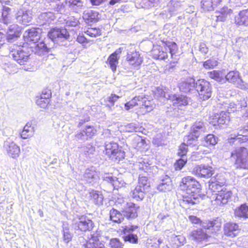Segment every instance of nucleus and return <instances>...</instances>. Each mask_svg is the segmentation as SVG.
<instances>
[{"mask_svg": "<svg viewBox=\"0 0 248 248\" xmlns=\"http://www.w3.org/2000/svg\"><path fill=\"white\" fill-rule=\"evenodd\" d=\"M228 139L223 145L224 150L232 145L246 143L245 146L235 148L231 152V157L235 160L234 165L237 168L248 169V125L240 127L237 129V134H234Z\"/></svg>", "mask_w": 248, "mask_h": 248, "instance_id": "1", "label": "nucleus"}, {"mask_svg": "<svg viewBox=\"0 0 248 248\" xmlns=\"http://www.w3.org/2000/svg\"><path fill=\"white\" fill-rule=\"evenodd\" d=\"M179 186L182 190L186 191L180 202L182 206L189 207L191 205L199 203L206 197L202 193L201 184L190 176L183 178Z\"/></svg>", "mask_w": 248, "mask_h": 248, "instance_id": "2", "label": "nucleus"}, {"mask_svg": "<svg viewBox=\"0 0 248 248\" xmlns=\"http://www.w3.org/2000/svg\"><path fill=\"white\" fill-rule=\"evenodd\" d=\"M42 30L39 28H32L26 31L23 34L24 45H28L29 48L38 56L46 54L55 55L53 48L48 47L43 41H40Z\"/></svg>", "mask_w": 248, "mask_h": 248, "instance_id": "3", "label": "nucleus"}, {"mask_svg": "<svg viewBox=\"0 0 248 248\" xmlns=\"http://www.w3.org/2000/svg\"><path fill=\"white\" fill-rule=\"evenodd\" d=\"M47 36L54 43L67 47L69 45L70 35L65 28L55 27L48 31Z\"/></svg>", "mask_w": 248, "mask_h": 248, "instance_id": "4", "label": "nucleus"}, {"mask_svg": "<svg viewBox=\"0 0 248 248\" xmlns=\"http://www.w3.org/2000/svg\"><path fill=\"white\" fill-rule=\"evenodd\" d=\"M33 52L28 45L23 44L22 46H16V48L10 51V56L20 65L25 64L30 59L31 53Z\"/></svg>", "mask_w": 248, "mask_h": 248, "instance_id": "5", "label": "nucleus"}, {"mask_svg": "<svg viewBox=\"0 0 248 248\" xmlns=\"http://www.w3.org/2000/svg\"><path fill=\"white\" fill-rule=\"evenodd\" d=\"M95 227L94 222L86 215L78 216L72 223L75 233L91 232Z\"/></svg>", "mask_w": 248, "mask_h": 248, "instance_id": "6", "label": "nucleus"}, {"mask_svg": "<svg viewBox=\"0 0 248 248\" xmlns=\"http://www.w3.org/2000/svg\"><path fill=\"white\" fill-rule=\"evenodd\" d=\"M150 184L148 178L142 174L139 177V185L132 191L131 196L137 201H141L145 197V193L149 191Z\"/></svg>", "mask_w": 248, "mask_h": 248, "instance_id": "7", "label": "nucleus"}, {"mask_svg": "<svg viewBox=\"0 0 248 248\" xmlns=\"http://www.w3.org/2000/svg\"><path fill=\"white\" fill-rule=\"evenodd\" d=\"M188 218L192 223L200 224L202 227L209 231L211 230L212 233L218 231L222 224L221 219L219 217L213 220H208L205 222H202L199 218L195 216H189Z\"/></svg>", "mask_w": 248, "mask_h": 248, "instance_id": "8", "label": "nucleus"}, {"mask_svg": "<svg viewBox=\"0 0 248 248\" xmlns=\"http://www.w3.org/2000/svg\"><path fill=\"white\" fill-rule=\"evenodd\" d=\"M105 152L106 155L119 161L124 158L125 152L122 150V147H119L114 141L105 143Z\"/></svg>", "mask_w": 248, "mask_h": 248, "instance_id": "9", "label": "nucleus"}, {"mask_svg": "<svg viewBox=\"0 0 248 248\" xmlns=\"http://www.w3.org/2000/svg\"><path fill=\"white\" fill-rule=\"evenodd\" d=\"M196 91L199 94V97L202 100H206L211 97L212 87L209 82L204 79L196 81Z\"/></svg>", "mask_w": 248, "mask_h": 248, "instance_id": "10", "label": "nucleus"}, {"mask_svg": "<svg viewBox=\"0 0 248 248\" xmlns=\"http://www.w3.org/2000/svg\"><path fill=\"white\" fill-rule=\"evenodd\" d=\"M1 30H4L6 35V39L12 43L16 40L21 34V27L16 24H9L7 26L0 25Z\"/></svg>", "mask_w": 248, "mask_h": 248, "instance_id": "11", "label": "nucleus"}, {"mask_svg": "<svg viewBox=\"0 0 248 248\" xmlns=\"http://www.w3.org/2000/svg\"><path fill=\"white\" fill-rule=\"evenodd\" d=\"M95 132L96 130L93 126L86 125L85 128L76 133L74 136V140L80 142H85L91 139Z\"/></svg>", "mask_w": 248, "mask_h": 248, "instance_id": "12", "label": "nucleus"}, {"mask_svg": "<svg viewBox=\"0 0 248 248\" xmlns=\"http://www.w3.org/2000/svg\"><path fill=\"white\" fill-rule=\"evenodd\" d=\"M3 149L6 151L8 155L13 158L18 157L20 153L19 147L9 138L4 141Z\"/></svg>", "mask_w": 248, "mask_h": 248, "instance_id": "13", "label": "nucleus"}, {"mask_svg": "<svg viewBox=\"0 0 248 248\" xmlns=\"http://www.w3.org/2000/svg\"><path fill=\"white\" fill-rule=\"evenodd\" d=\"M139 208V206L133 202H127L123 208L122 212L124 217L128 219H133L137 217V210Z\"/></svg>", "mask_w": 248, "mask_h": 248, "instance_id": "14", "label": "nucleus"}, {"mask_svg": "<svg viewBox=\"0 0 248 248\" xmlns=\"http://www.w3.org/2000/svg\"><path fill=\"white\" fill-rule=\"evenodd\" d=\"M240 229L238 224L233 222H228L224 224L223 232L225 235L233 238L238 235Z\"/></svg>", "mask_w": 248, "mask_h": 248, "instance_id": "15", "label": "nucleus"}, {"mask_svg": "<svg viewBox=\"0 0 248 248\" xmlns=\"http://www.w3.org/2000/svg\"><path fill=\"white\" fill-rule=\"evenodd\" d=\"M102 232L97 229L91 234V238L84 244L85 248H96L101 245H103L101 242Z\"/></svg>", "mask_w": 248, "mask_h": 248, "instance_id": "16", "label": "nucleus"}, {"mask_svg": "<svg viewBox=\"0 0 248 248\" xmlns=\"http://www.w3.org/2000/svg\"><path fill=\"white\" fill-rule=\"evenodd\" d=\"M126 60L130 65L134 67L139 68V66L142 63L143 60L139 52L135 51L128 52Z\"/></svg>", "mask_w": 248, "mask_h": 248, "instance_id": "17", "label": "nucleus"}, {"mask_svg": "<svg viewBox=\"0 0 248 248\" xmlns=\"http://www.w3.org/2000/svg\"><path fill=\"white\" fill-rule=\"evenodd\" d=\"M160 182L157 186V189L160 192L170 191L172 188L171 178L167 175L162 176L159 178Z\"/></svg>", "mask_w": 248, "mask_h": 248, "instance_id": "18", "label": "nucleus"}, {"mask_svg": "<svg viewBox=\"0 0 248 248\" xmlns=\"http://www.w3.org/2000/svg\"><path fill=\"white\" fill-rule=\"evenodd\" d=\"M99 179L97 172L91 169H86L83 176V180L91 186L97 184Z\"/></svg>", "mask_w": 248, "mask_h": 248, "instance_id": "19", "label": "nucleus"}, {"mask_svg": "<svg viewBox=\"0 0 248 248\" xmlns=\"http://www.w3.org/2000/svg\"><path fill=\"white\" fill-rule=\"evenodd\" d=\"M49 4L50 9L58 14L65 15L68 13L70 11L66 0L56 3L52 2Z\"/></svg>", "mask_w": 248, "mask_h": 248, "instance_id": "20", "label": "nucleus"}, {"mask_svg": "<svg viewBox=\"0 0 248 248\" xmlns=\"http://www.w3.org/2000/svg\"><path fill=\"white\" fill-rule=\"evenodd\" d=\"M102 186L104 190L107 192H110L114 190V176L111 174L108 173L102 176Z\"/></svg>", "mask_w": 248, "mask_h": 248, "instance_id": "21", "label": "nucleus"}, {"mask_svg": "<svg viewBox=\"0 0 248 248\" xmlns=\"http://www.w3.org/2000/svg\"><path fill=\"white\" fill-rule=\"evenodd\" d=\"M196 81L193 78H187L185 81L179 84V89L185 93L192 92L196 91Z\"/></svg>", "mask_w": 248, "mask_h": 248, "instance_id": "22", "label": "nucleus"}, {"mask_svg": "<svg viewBox=\"0 0 248 248\" xmlns=\"http://www.w3.org/2000/svg\"><path fill=\"white\" fill-rule=\"evenodd\" d=\"M214 169L208 165H201L199 166L196 169V174L201 177L206 178H211L214 174Z\"/></svg>", "mask_w": 248, "mask_h": 248, "instance_id": "23", "label": "nucleus"}, {"mask_svg": "<svg viewBox=\"0 0 248 248\" xmlns=\"http://www.w3.org/2000/svg\"><path fill=\"white\" fill-rule=\"evenodd\" d=\"M16 19L19 23L26 25L32 19L31 13L30 11L20 9L16 13Z\"/></svg>", "mask_w": 248, "mask_h": 248, "instance_id": "24", "label": "nucleus"}, {"mask_svg": "<svg viewBox=\"0 0 248 248\" xmlns=\"http://www.w3.org/2000/svg\"><path fill=\"white\" fill-rule=\"evenodd\" d=\"M12 10L9 7L2 5L1 16L0 18V22L2 26H7L12 23L13 19L11 15Z\"/></svg>", "mask_w": 248, "mask_h": 248, "instance_id": "25", "label": "nucleus"}, {"mask_svg": "<svg viewBox=\"0 0 248 248\" xmlns=\"http://www.w3.org/2000/svg\"><path fill=\"white\" fill-rule=\"evenodd\" d=\"M232 193L226 189H221L219 193H216V201L218 204H226L231 198Z\"/></svg>", "mask_w": 248, "mask_h": 248, "instance_id": "26", "label": "nucleus"}, {"mask_svg": "<svg viewBox=\"0 0 248 248\" xmlns=\"http://www.w3.org/2000/svg\"><path fill=\"white\" fill-rule=\"evenodd\" d=\"M51 96V92L50 90L43 91L40 97L36 101V104L42 108H46L49 103V98Z\"/></svg>", "mask_w": 248, "mask_h": 248, "instance_id": "27", "label": "nucleus"}, {"mask_svg": "<svg viewBox=\"0 0 248 248\" xmlns=\"http://www.w3.org/2000/svg\"><path fill=\"white\" fill-rule=\"evenodd\" d=\"M217 15H216V21L217 22H224L226 21L232 14V10L224 6L220 9L219 11L216 12Z\"/></svg>", "mask_w": 248, "mask_h": 248, "instance_id": "28", "label": "nucleus"}, {"mask_svg": "<svg viewBox=\"0 0 248 248\" xmlns=\"http://www.w3.org/2000/svg\"><path fill=\"white\" fill-rule=\"evenodd\" d=\"M199 136L189 132V134L185 137L184 141L186 145H188L189 147L193 148L194 150H198V146L199 143Z\"/></svg>", "mask_w": 248, "mask_h": 248, "instance_id": "29", "label": "nucleus"}, {"mask_svg": "<svg viewBox=\"0 0 248 248\" xmlns=\"http://www.w3.org/2000/svg\"><path fill=\"white\" fill-rule=\"evenodd\" d=\"M83 18L88 24L96 23L99 19V13L95 11L88 10L84 12Z\"/></svg>", "mask_w": 248, "mask_h": 248, "instance_id": "30", "label": "nucleus"}, {"mask_svg": "<svg viewBox=\"0 0 248 248\" xmlns=\"http://www.w3.org/2000/svg\"><path fill=\"white\" fill-rule=\"evenodd\" d=\"M234 216L243 220L248 218V205L244 203L237 207L234 210Z\"/></svg>", "mask_w": 248, "mask_h": 248, "instance_id": "31", "label": "nucleus"}, {"mask_svg": "<svg viewBox=\"0 0 248 248\" xmlns=\"http://www.w3.org/2000/svg\"><path fill=\"white\" fill-rule=\"evenodd\" d=\"M206 131V124L203 122L196 121L190 128V132L199 136Z\"/></svg>", "mask_w": 248, "mask_h": 248, "instance_id": "32", "label": "nucleus"}, {"mask_svg": "<svg viewBox=\"0 0 248 248\" xmlns=\"http://www.w3.org/2000/svg\"><path fill=\"white\" fill-rule=\"evenodd\" d=\"M235 23L238 25L248 26V9L240 11L235 17Z\"/></svg>", "mask_w": 248, "mask_h": 248, "instance_id": "33", "label": "nucleus"}, {"mask_svg": "<svg viewBox=\"0 0 248 248\" xmlns=\"http://www.w3.org/2000/svg\"><path fill=\"white\" fill-rule=\"evenodd\" d=\"M222 0H202V8L205 11L213 10Z\"/></svg>", "mask_w": 248, "mask_h": 248, "instance_id": "34", "label": "nucleus"}, {"mask_svg": "<svg viewBox=\"0 0 248 248\" xmlns=\"http://www.w3.org/2000/svg\"><path fill=\"white\" fill-rule=\"evenodd\" d=\"M70 10L78 12L84 8L83 0H66Z\"/></svg>", "mask_w": 248, "mask_h": 248, "instance_id": "35", "label": "nucleus"}, {"mask_svg": "<svg viewBox=\"0 0 248 248\" xmlns=\"http://www.w3.org/2000/svg\"><path fill=\"white\" fill-rule=\"evenodd\" d=\"M121 53L119 50H116L114 52L112 53L108 58V62L110 69L113 71L116 70L118 60L120 57L118 55Z\"/></svg>", "mask_w": 248, "mask_h": 248, "instance_id": "36", "label": "nucleus"}, {"mask_svg": "<svg viewBox=\"0 0 248 248\" xmlns=\"http://www.w3.org/2000/svg\"><path fill=\"white\" fill-rule=\"evenodd\" d=\"M190 237L197 241H202L206 239L208 235L202 229H199L192 231L190 234Z\"/></svg>", "mask_w": 248, "mask_h": 248, "instance_id": "37", "label": "nucleus"}, {"mask_svg": "<svg viewBox=\"0 0 248 248\" xmlns=\"http://www.w3.org/2000/svg\"><path fill=\"white\" fill-rule=\"evenodd\" d=\"M229 113L222 111L219 114H217L213 118V123H217L218 125L226 124L229 121Z\"/></svg>", "mask_w": 248, "mask_h": 248, "instance_id": "38", "label": "nucleus"}, {"mask_svg": "<svg viewBox=\"0 0 248 248\" xmlns=\"http://www.w3.org/2000/svg\"><path fill=\"white\" fill-rule=\"evenodd\" d=\"M109 218L113 222L120 223L124 220V216L123 213L112 208L109 211Z\"/></svg>", "mask_w": 248, "mask_h": 248, "instance_id": "39", "label": "nucleus"}, {"mask_svg": "<svg viewBox=\"0 0 248 248\" xmlns=\"http://www.w3.org/2000/svg\"><path fill=\"white\" fill-rule=\"evenodd\" d=\"M89 195L95 204L97 205L103 204L104 197L101 192L92 190L90 192Z\"/></svg>", "mask_w": 248, "mask_h": 248, "instance_id": "40", "label": "nucleus"}, {"mask_svg": "<svg viewBox=\"0 0 248 248\" xmlns=\"http://www.w3.org/2000/svg\"><path fill=\"white\" fill-rule=\"evenodd\" d=\"M172 100L173 103L178 106H186L187 105L190 101V98H188L184 95L175 94L172 96Z\"/></svg>", "mask_w": 248, "mask_h": 248, "instance_id": "41", "label": "nucleus"}, {"mask_svg": "<svg viewBox=\"0 0 248 248\" xmlns=\"http://www.w3.org/2000/svg\"><path fill=\"white\" fill-rule=\"evenodd\" d=\"M63 241L68 243L73 237V234L70 232L69 224L67 222H64L62 226Z\"/></svg>", "mask_w": 248, "mask_h": 248, "instance_id": "42", "label": "nucleus"}, {"mask_svg": "<svg viewBox=\"0 0 248 248\" xmlns=\"http://www.w3.org/2000/svg\"><path fill=\"white\" fill-rule=\"evenodd\" d=\"M38 17L42 21V24L49 23L54 19V16L52 13H43L39 16Z\"/></svg>", "mask_w": 248, "mask_h": 248, "instance_id": "43", "label": "nucleus"}, {"mask_svg": "<svg viewBox=\"0 0 248 248\" xmlns=\"http://www.w3.org/2000/svg\"><path fill=\"white\" fill-rule=\"evenodd\" d=\"M174 3H172L171 0L168 5V11L170 14V16L176 14L181 8V4L180 1H175Z\"/></svg>", "mask_w": 248, "mask_h": 248, "instance_id": "44", "label": "nucleus"}, {"mask_svg": "<svg viewBox=\"0 0 248 248\" xmlns=\"http://www.w3.org/2000/svg\"><path fill=\"white\" fill-rule=\"evenodd\" d=\"M218 138L215 135L209 134L204 137V141L206 146H215L218 142Z\"/></svg>", "mask_w": 248, "mask_h": 248, "instance_id": "45", "label": "nucleus"}, {"mask_svg": "<svg viewBox=\"0 0 248 248\" xmlns=\"http://www.w3.org/2000/svg\"><path fill=\"white\" fill-rule=\"evenodd\" d=\"M225 78L230 82H236L240 79L239 73L237 71H231L226 75Z\"/></svg>", "mask_w": 248, "mask_h": 248, "instance_id": "46", "label": "nucleus"}, {"mask_svg": "<svg viewBox=\"0 0 248 248\" xmlns=\"http://www.w3.org/2000/svg\"><path fill=\"white\" fill-rule=\"evenodd\" d=\"M123 238L125 242L132 244H137L138 242L137 235L133 233H124Z\"/></svg>", "mask_w": 248, "mask_h": 248, "instance_id": "47", "label": "nucleus"}, {"mask_svg": "<svg viewBox=\"0 0 248 248\" xmlns=\"http://www.w3.org/2000/svg\"><path fill=\"white\" fill-rule=\"evenodd\" d=\"M209 181L217 183L220 185H224L226 183V180L223 174L221 173L217 174L215 176L212 177Z\"/></svg>", "mask_w": 248, "mask_h": 248, "instance_id": "48", "label": "nucleus"}, {"mask_svg": "<svg viewBox=\"0 0 248 248\" xmlns=\"http://www.w3.org/2000/svg\"><path fill=\"white\" fill-rule=\"evenodd\" d=\"M217 64V61L214 58H211L204 62L203 63V66L205 69H213Z\"/></svg>", "mask_w": 248, "mask_h": 248, "instance_id": "49", "label": "nucleus"}, {"mask_svg": "<svg viewBox=\"0 0 248 248\" xmlns=\"http://www.w3.org/2000/svg\"><path fill=\"white\" fill-rule=\"evenodd\" d=\"M157 219L160 224L171 221L170 216L168 213H159L157 217Z\"/></svg>", "mask_w": 248, "mask_h": 248, "instance_id": "50", "label": "nucleus"}, {"mask_svg": "<svg viewBox=\"0 0 248 248\" xmlns=\"http://www.w3.org/2000/svg\"><path fill=\"white\" fill-rule=\"evenodd\" d=\"M223 186V185H220L217 183L209 181V189L213 192L219 193Z\"/></svg>", "mask_w": 248, "mask_h": 248, "instance_id": "51", "label": "nucleus"}, {"mask_svg": "<svg viewBox=\"0 0 248 248\" xmlns=\"http://www.w3.org/2000/svg\"><path fill=\"white\" fill-rule=\"evenodd\" d=\"M125 182L122 178L114 176V189H118L119 188L125 186Z\"/></svg>", "mask_w": 248, "mask_h": 248, "instance_id": "52", "label": "nucleus"}, {"mask_svg": "<svg viewBox=\"0 0 248 248\" xmlns=\"http://www.w3.org/2000/svg\"><path fill=\"white\" fill-rule=\"evenodd\" d=\"M186 162V156L184 155L183 156H181V158L177 160L176 163L175 164V168L176 169H179V170H181L185 166Z\"/></svg>", "mask_w": 248, "mask_h": 248, "instance_id": "53", "label": "nucleus"}, {"mask_svg": "<svg viewBox=\"0 0 248 248\" xmlns=\"http://www.w3.org/2000/svg\"><path fill=\"white\" fill-rule=\"evenodd\" d=\"M81 149V151L83 152L86 155L93 154L95 150L94 147L90 144H87L86 145L82 146Z\"/></svg>", "mask_w": 248, "mask_h": 248, "instance_id": "54", "label": "nucleus"}, {"mask_svg": "<svg viewBox=\"0 0 248 248\" xmlns=\"http://www.w3.org/2000/svg\"><path fill=\"white\" fill-rule=\"evenodd\" d=\"M110 248H123V245L117 238L111 239L109 243Z\"/></svg>", "mask_w": 248, "mask_h": 248, "instance_id": "55", "label": "nucleus"}, {"mask_svg": "<svg viewBox=\"0 0 248 248\" xmlns=\"http://www.w3.org/2000/svg\"><path fill=\"white\" fill-rule=\"evenodd\" d=\"M127 128L129 132H141L143 128L141 127H140L137 124L135 123H131L127 125Z\"/></svg>", "mask_w": 248, "mask_h": 248, "instance_id": "56", "label": "nucleus"}, {"mask_svg": "<svg viewBox=\"0 0 248 248\" xmlns=\"http://www.w3.org/2000/svg\"><path fill=\"white\" fill-rule=\"evenodd\" d=\"M189 147L188 145L184 142L179 146V151L178 152V155L180 156H183L186 155L187 152V147Z\"/></svg>", "mask_w": 248, "mask_h": 248, "instance_id": "57", "label": "nucleus"}, {"mask_svg": "<svg viewBox=\"0 0 248 248\" xmlns=\"http://www.w3.org/2000/svg\"><path fill=\"white\" fill-rule=\"evenodd\" d=\"M167 47L171 57L176 53L178 49L177 46L174 42L169 43V44L167 45ZM166 49L167 50V48H166Z\"/></svg>", "mask_w": 248, "mask_h": 248, "instance_id": "58", "label": "nucleus"}, {"mask_svg": "<svg viewBox=\"0 0 248 248\" xmlns=\"http://www.w3.org/2000/svg\"><path fill=\"white\" fill-rule=\"evenodd\" d=\"M143 107L146 109V111L149 112L153 110L154 108V103L152 101L149 100L146 97V100L144 101Z\"/></svg>", "mask_w": 248, "mask_h": 248, "instance_id": "59", "label": "nucleus"}, {"mask_svg": "<svg viewBox=\"0 0 248 248\" xmlns=\"http://www.w3.org/2000/svg\"><path fill=\"white\" fill-rule=\"evenodd\" d=\"M138 99V98H136V97H135L131 101L125 103L124 105L125 108L126 110H129L130 108H133L134 107L137 106L136 99Z\"/></svg>", "mask_w": 248, "mask_h": 248, "instance_id": "60", "label": "nucleus"}, {"mask_svg": "<svg viewBox=\"0 0 248 248\" xmlns=\"http://www.w3.org/2000/svg\"><path fill=\"white\" fill-rule=\"evenodd\" d=\"M86 33L91 37H96L100 34L99 30L93 28L87 30Z\"/></svg>", "mask_w": 248, "mask_h": 248, "instance_id": "61", "label": "nucleus"}, {"mask_svg": "<svg viewBox=\"0 0 248 248\" xmlns=\"http://www.w3.org/2000/svg\"><path fill=\"white\" fill-rule=\"evenodd\" d=\"M79 23L78 20L75 19L74 17H71L66 21V25L68 26L76 27Z\"/></svg>", "mask_w": 248, "mask_h": 248, "instance_id": "62", "label": "nucleus"}, {"mask_svg": "<svg viewBox=\"0 0 248 248\" xmlns=\"http://www.w3.org/2000/svg\"><path fill=\"white\" fill-rule=\"evenodd\" d=\"M135 97L136 98H138V99H136L137 106H139L140 108H143L144 101L146 100V97L143 95H140Z\"/></svg>", "mask_w": 248, "mask_h": 248, "instance_id": "63", "label": "nucleus"}, {"mask_svg": "<svg viewBox=\"0 0 248 248\" xmlns=\"http://www.w3.org/2000/svg\"><path fill=\"white\" fill-rule=\"evenodd\" d=\"M199 51L204 54H206L208 52V47L204 42H202L200 44Z\"/></svg>", "mask_w": 248, "mask_h": 248, "instance_id": "64", "label": "nucleus"}]
</instances>
